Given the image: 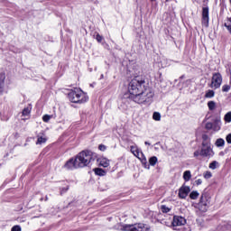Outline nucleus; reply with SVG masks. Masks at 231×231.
Segmentation results:
<instances>
[{"instance_id": "31", "label": "nucleus", "mask_w": 231, "mask_h": 231, "mask_svg": "<svg viewBox=\"0 0 231 231\" xmlns=\"http://www.w3.org/2000/svg\"><path fill=\"white\" fill-rule=\"evenodd\" d=\"M225 26L228 30L229 33H231V18L227 23H225Z\"/></svg>"}, {"instance_id": "16", "label": "nucleus", "mask_w": 231, "mask_h": 231, "mask_svg": "<svg viewBox=\"0 0 231 231\" xmlns=\"http://www.w3.org/2000/svg\"><path fill=\"white\" fill-rule=\"evenodd\" d=\"M202 145H210V137L208 135H202Z\"/></svg>"}, {"instance_id": "33", "label": "nucleus", "mask_w": 231, "mask_h": 231, "mask_svg": "<svg viewBox=\"0 0 231 231\" xmlns=\"http://www.w3.org/2000/svg\"><path fill=\"white\" fill-rule=\"evenodd\" d=\"M225 120L228 123L231 122V112H228L227 114H226L225 116Z\"/></svg>"}, {"instance_id": "26", "label": "nucleus", "mask_w": 231, "mask_h": 231, "mask_svg": "<svg viewBox=\"0 0 231 231\" xmlns=\"http://www.w3.org/2000/svg\"><path fill=\"white\" fill-rule=\"evenodd\" d=\"M208 107L209 111H214V109H216V102L209 101L208 103Z\"/></svg>"}, {"instance_id": "4", "label": "nucleus", "mask_w": 231, "mask_h": 231, "mask_svg": "<svg viewBox=\"0 0 231 231\" xmlns=\"http://www.w3.org/2000/svg\"><path fill=\"white\" fill-rule=\"evenodd\" d=\"M123 231H149V226L143 223H136V224H125L122 226Z\"/></svg>"}, {"instance_id": "28", "label": "nucleus", "mask_w": 231, "mask_h": 231, "mask_svg": "<svg viewBox=\"0 0 231 231\" xmlns=\"http://www.w3.org/2000/svg\"><path fill=\"white\" fill-rule=\"evenodd\" d=\"M42 120H43V122L48 123V122H50V120H51V116H50V115H44V116H42Z\"/></svg>"}, {"instance_id": "29", "label": "nucleus", "mask_w": 231, "mask_h": 231, "mask_svg": "<svg viewBox=\"0 0 231 231\" xmlns=\"http://www.w3.org/2000/svg\"><path fill=\"white\" fill-rule=\"evenodd\" d=\"M222 91H223L224 93H228V91H230V85H224V86L222 87Z\"/></svg>"}, {"instance_id": "14", "label": "nucleus", "mask_w": 231, "mask_h": 231, "mask_svg": "<svg viewBox=\"0 0 231 231\" xmlns=\"http://www.w3.org/2000/svg\"><path fill=\"white\" fill-rule=\"evenodd\" d=\"M48 139L46 138V135L44 134H38V139L36 142L37 145H42V143H46Z\"/></svg>"}, {"instance_id": "44", "label": "nucleus", "mask_w": 231, "mask_h": 231, "mask_svg": "<svg viewBox=\"0 0 231 231\" xmlns=\"http://www.w3.org/2000/svg\"><path fill=\"white\" fill-rule=\"evenodd\" d=\"M151 1H156V0H151Z\"/></svg>"}, {"instance_id": "7", "label": "nucleus", "mask_w": 231, "mask_h": 231, "mask_svg": "<svg viewBox=\"0 0 231 231\" xmlns=\"http://www.w3.org/2000/svg\"><path fill=\"white\" fill-rule=\"evenodd\" d=\"M171 225L172 226H183L184 225H187V219L180 216H174Z\"/></svg>"}, {"instance_id": "17", "label": "nucleus", "mask_w": 231, "mask_h": 231, "mask_svg": "<svg viewBox=\"0 0 231 231\" xmlns=\"http://www.w3.org/2000/svg\"><path fill=\"white\" fill-rule=\"evenodd\" d=\"M190 178H192V173H190V171H184L183 173L184 181H190Z\"/></svg>"}, {"instance_id": "1", "label": "nucleus", "mask_w": 231, "mask_h": 231, "mask_svg": "<svg viewBox=\"0 0 231 231\" xmlns=\"http://www.w3.org/2000/svg\"><path fill=\"white\" fill-rule=\"evenodd\" d=\"M128 91L130 93L129 98L136 104L151 102L154 97L152 89L140 77H135L130 81Z\"/></svg>"}, {"instance_id": "9", "label": "nucleus", "mask_w": 231, "mask_h": 231, "mask_svg": "<svg viewBox=\"0 0 231 231\" xmlns=\"http://www.w3.org/2000/svg\"><path fill=\"white\" fill-rule=\"evenodd\" d=\"M64 169H67V171H73V169H79V165H77V158L69 160L64 164Z\"/></svg>"}, {"instance_id": "5", "label": "nucleus", "mask_w": 231, "mask_h": 231, "mask_svg": "<svg viewBox=\"0 0 231 231\" xmlns=\"http://www.w3.org/2000/svg\"><path fill=\"white\" fill-rule=\"evenodd\" d=\"M223 84V77L219 73H214L211 79L210 88L212 89H219Z\"/></svg>"}, {"instance_id": "19", "label": "nucleus", "mask_w": 231, "mask_h": 231, "mask_svg": "<svg viewBox=\"0 0 231 231\" xmlns=\"http://www.w3.org/2000/svg\"><path fill=\"white\" fill-rule=\"evenodd\" d=\"M30 113H32V106H27L23 110L22 115L23 116H28Z\"/></svg>"}, {"instance_id": "3", "label": "nucleus", "mask_w": 231, "mask_h": 231, "mask_svg": "<svg viewBox=\"0 0 231 231\" xmlns=\"http://www.w3.org/2000/svg\"><path fill=\"white\" fill-rule=\"evenodd\" d=\"M93 160V152L91 151H82L76 156L77 165L79 169L88 167Z\"/></svg>"}, {"instance_id": "23", "label": "nucleus", "mask_w": 231, "mask_h": 231, "mask_svg": "<svg viewBox=\"0 0 231 231\" xmlns=\"http://www.w3.org/2000/svg\"><path fill=\"white\" fill-rule=\"evenodd\" d=\"M215 145L217 147H223L225 145V140L222 138H219L216 141Z\"/></svg>"}, {"instance_id": "38", "label": "nucleus", "mask_w": 231, "mask_h": 231, "mask_svg": "<svg viewBox=\"0 0 231 231\" xmlns=\"http://www.w3.org/2000/svg\"><path fill=\"white\" fill-rule=\"evenodd\" d=\"M226 140L227 143H231V134L226 135Z\"/></svg>"}, {"instance_id": "18", "label": "nucleus", "mask_w": 231, "mask_h": 231, "mask_svg": "<svg viewBox=\"0 0 231 231\" xmlns=\"http://www.w3.org/2000/svg\"><path fill=\"white\" fill-rule=\"evenodd\" d=\"M95 174H97V176H106V171H104L101 168H96L94 170Z\"/></svg>"}, {"instance_id": "30", "label": "nucleus", "mask_w": 231, "mask_h": 231, "mask_svg": "<svg viewBox=\"0 0 231 231\" xmlns=\"http://www.w3.org/2000/svg\"><path fill=\"white\" fill-rule=\"evenodd\" d=\"M204 178L205 180H210V178H212V172L210 171L204 172Z\"/></svg>"}, {"instance_id": "12", "label": "nucleus", "mask_w": 231, "mask_h": 231, "mask_svg": "<svg viewBox=\"0 0 231 231\" xmlns=\"http://www.w3.org/2000/svg\"><path fill=\"white\" fill-rule=\"evenodd\" d=\"M208 7L202 8V24L203 26L208 27Z\"/></svg>"}, {"instance_id": "37", "label": "nucleus", "mask_w": 231, "mask_h": 231, "mask_svg": "<svg viewBox=\"0 0 231 231\" xmlns=\"http://www.w3.org/2000/svg\"><path fill=\"white\" fill-rule=\"evenodd\" d=\"M213 127H214V125L212 123H208L206 125V128H208V129H213Z\"/></svg>"}, {"instance_id": "8", "label": "nucleus", "mask_w": 231, "mask_h": 231, "mask_svg": "<svg viewBox=\"0 0 231 231\" xmlns=\"http://www.w3.org/2000/svg\"><path fill=\"white\" fill-rule=\"evenodd\" d=\"M212 154H214V151H212V147L210 146V144L202 145L200 156L208 157L212 156Z\"/></svg>"}, {"instance_id": "39", "label": "nucleus", "mask_w": 231, "mask_h": 231, "mask_svg": "<svg viewBox=\"0 0 231 231\" xmlns=\"http://www.w3.org/2000/svg\"><path fill=\"white\" fill-rule=\"evenodd\" d=\"M194 156L195 158H198V156H201V152H199V150L194 152Z\"/></svg>"}, {"instance_id": "32", "label": "nucleus", "mask_w": 231, "mask_h": 231, "mask_svg": "<svg viewBox=\"0 0 231 231\" xmlns=\"http://www.w3.org/2000/svg\"><path fill=\"white\" fill-rule=\"evenodd\" d=\"M217 162L214 161L209 164V169H212L213 171L217 169Z\"/></svg>"}, {"instance_id": "40", "label": "nucleus", "mask_w": 231, "mask_h": 231, "mask_svg": "<svg viewBox=\"0 0 231 231\" xmlns=\"http://www.w3.org/2000/svg\"><path fill=\"white\" fill-rule=\"evenodd\" d=\"M196 185H201L203 183V180L201 179H198L195 180Z\"/></svg>"}, {"instance_id": "6", "label": "nucleus", "mask_w": 231, "mask_h": 231, "mask_svg": "<svg viewBox=\"0 0 231 231\" xmlns=\"http://www.w3.org/2000/svg\"><path fill=\"white\" fill-rule=\"evenodd\" d=\"M130 149L134 156L138 158L142 162V163L143 164L147 163V158H145V155L143 154V152H140L137 146H131Z\"/></svg>"}, {"instance_id": "42", "label": "nucleus", "mask_w": 231, "mask_h": 231, "mask_svg": "<svg viewBox=\"0 0 231 231\" xmlns=\"http://www.w3.org/2000/svg\"><path fill=\"white\" fill-rule=\"evenodd\" d=\"M101 78L103 79V78H104V75H101Z\"/></svg>"}, {"instance_id": "35", "label": "nucleus", "mask_w": 231, "mask_h": 231, "mask_svg": "<svg viewBox=\"0 0 231 231\" xmlns=\"http://www.w3.org/2000/svg\"><path fill=\"white\" fill-rule=\"evenodd\" d=\"M11 231H21V226H13Z\"/></svg>"}, {"instance_id": "36", "label": "nucleus", "mask_w": 231, "mask_h": 231, "mask_svg": "<svg viewBox=\"0 0 231 231\" xmlns=\"http://www.w3.org/2000/svg\"><path fill=\"white\" fill-rule=\"evenodd\" d=\"M98 149H99V151H106V149H107V147H106V145H104V144H100L99 146H98Z\"/></svg>"}, {"instance_id": "22", "label": "nucleus", "mask_w": 231, "mask_h": 231, "mask_svg": "<svg viewBox=\"0 0 231 231\" xmlns=\"http://www.w3.org/2000/svg\"><path fill=\"white\" fill-rule=\"evenodd\" d=\"M216 95V92L214 90H208L205 94L206 98H214V96Z\"/></svg>"}, {"instance_id": "27", "label": "nucleus", "mask_w": 231, "mask_h": 231, "mask_svg": "<svg viewBox=\"0 0 231 231\" xmlns=\"http://www.w3.org/2000/svg\"><path fill=\"white\" fill-rule=\"evenodd\" d=\"M161 210H162V212H163L164 214H167L168 212H171V208H169L167 206H162V207H161Z\"/></svg>"}, {"instance_id": "10", "label": "nucleus", "mask_w": 231, "mask_h": 231, "mask_svg": "<svg viewBox=\"0 0 231 231\" xmlns=\"http://www.w3.org/2000/svg\"><path fill=\"white\" fill-rule=\"evenodd\" d=\"M189 192H190V187L182 185L179 189V198L185 199L189 196Z\"/></svg>"}, {"instance_id": "41", "label": "nucleus", "mask_w": 231, "mask_h": 231, "mask_svg": "<svg viewBox=\"0 0 231 231\" xmlns=\"http://www.w3.org/2000/svg\"><path fill=\"white\" fill-rule=\"evenodd\" d=\"M145 145H151V143L149 142H144Z\"/></svg>"}, {"instance_id": "24", "label": "nucleus", "mask_w": 231, "mask_h": 231, "mask_svg": "<svg viewBox=\"0 0 231 231\" xmlns=\"http://www.w3.org/2000/svg\"><path fill=\"white\" fill-rule=\"evenodd\" d=\"M189 198L190 199H198V198H199V192L191 191V193L189 194Z\"/></svg>"}, {"instance_id": "43", "label": "nucleus", "mask_w": 231, "mask_h": 231, "mask_svg": "<svg viewBox=\"0 0 231 231\" xmlns=\"http://www.w3.org/2000/svg\"><path fill=\"white\" fill-rule=\"evenodd\" d=\"M184 76H181L180 79H183Z\"/></svg>"}, {"instance_id": "15", "label": "nucleus", "mask_w": 231, "mask_h": 231, "mask_svg": "<svg viewBox=\"0 0 231 231\" xmlns=\"http://www.w3.org/2000/svg\"><path fill=\"white\" fill-rule=\"evenodd\" d=\"M5 79H6V76L0 74V95L5 91Z\"/></svg>"}, {"instance_id": "13", "label": "nucleus", "mask_w": 231, "mask_h": 231, "mask_svg": "<svg viewBox=\"0 0 231 231\" xmlns=\"http://www.w3.org/2000/svg\"><path fill=\"white\" fill-rule=\"evenodd\" d=\"M97 163H98V165H100V167H105L106 168V167H109L110 161L106 157H99L97 159Z\"/></svg>"}, {"instance_id": "11", "label": "nucleus", "mask_w": 231, "mask_h": 231, "mask_svg": "<svg viewBox=\"0 0 231 231\" xmlns=\"http://www.w3.org/2000/svg\"><path fill=\"white\" fill-rule=\"evenodd\" d=\"M208 205L209 203L208 200H207V198L202 196L199 203V209L200 210V212H207Z\"/></svg>"}, {"instance_id": "2", "label": "nucleus", "mask_w": 231, "mask_h": 231, "mask_svg": "<svg viewBox=\"0 0 231 231\" xmlns=\"http://www.w3.org/2000/svg\"><path fill=\"white\" fill-rule=\"evenodd\" d=\"M69 99L73 104H85V102L89 100V97H88V94L82 91V89L74 88L69 92Z\"/></svg>"}, {"instance_id": "20", "label": "nucleus", "mask_w": 231, "mask_h": 231, "mask_svg": "<svg viewBox=\"0 0 231 231\" xmlns=\"http://www.w3.org/2000/svg\"><path fill=\"white\" fill-rule=\"evenodd\" d=\"M149 163L150 165H152V167H154V165H156V163H158V157L156 156H152L149 159Z\"/></svg>"}, {"instance_id": "21", "label": "nucleus", "mask_w": 231, "mask_h": 231, "mask_svg": "<svg viewBox=\"0 0 231 231\" xmlns=\"http://www.w3.org/2000/svg\"><path fill=\"white\" fill-rule=\"evenodd\" d=\"M152 118L153 120H155V122H160V120H162V114H160L159 112H154L152 114Z\"/></svg>"}, {"instance_id": "25", "label": "nucleus", "mask_w": 231, "mask_h": 231, "mask_svg": "<svg viewBox=\"0 0 231 231\" xmlns=\"http://www.w3.org/2000/svg\"><path fill=\"white\" fill-rule=\"evenodd\" d=\"M221 129V123L219 121H216L213 125V131H219Z\"/></svg>"}, {"instance_id": "34", "label": "nucleus", "mask_w": 231, "mask_h": 231, "mask_svg": "<svg viewBox=\"0 0 231 231\" xmlns=\"http://www.w3.org/2000/svg\"><path fill=\"white\" fill-rule=\"evenodd\" d=\"M103 39L104 38L100 34H97L96 35V40L97 41V42H102Z\"/></svg>"}]
</instances>
